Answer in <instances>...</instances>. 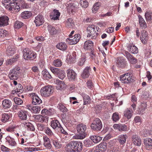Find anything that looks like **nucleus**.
<instances>
[{"label": "nucleus", "mask_w": 152, "mask_h": 152, "mask_svg": "<svg viewBox=\"0 0 152 152\" xmlns=\"http://www.w3.org/2000/svg\"><path fill=\"white\" fill-rule=\"evenodd\" d=\"M82 147L83 145L81 142L72 141L66 145V149L69 151L78 152L82 150Z\"/></svg>", "instance_id": "obj_1"}, {"label": "nucleus", "mask_w": 152, "mask_h": 152, "mask_svg": "<svg viewBox=\"0 0 152 152\" xmlns=\"http://www.w3.org/2000/svg\"><path fill=\"white\" fill-rule=\"evenodd\" d=\"M77 132L79 134L77 137L78 139H83L87 135L86 126L82 124H79L77 125L76 127Z\"/></svg>", "instance_id": "obj_2"}, {"label": "nucleus", "mask_w": 152, "mask_h": 152, "mask_svg": "<svg viewBox=\"0 0 152 152\" xmlns=\"http://www.w3.org/2000/svg\"><path fill=\"white\" fill-rule=\"evenodd\" d=\"M54 91L52 86L48 85L42 87L40 91V93L42 96L48 97L50 96Z\"/></svg>", "instance_id": "obj_3"}, {"label": "nucleus", "mask_w": 152, "mask_h": 152, "mask_svg": "<svg viewBox=\"0 0 152 152\" xmlns=\"http://www.w3.org/2000/svg\"><path fill=\"white\" fill-rule=\"evenodd\" d=\"M20 3V0H11L6 8L9 11H14L16 10L18 11L20 8L19 5Z\"/></svg>", "instance_id": "obj_4"}, {"label": "nucleus", "mask_w": 152, "mask_h": 152, "mask_svg": "<svg viewBox=\"0 0 152 152\" xmlns=\"http://www.w3.org/2000/svg\"><path fill=\"white\" fill-rule=\"evenodd\" d=\"M20 68L19 67L15 68L11 70L8 76L9 78L11 80H17L19 77L20 73Z\"/></svg>", "instance_id": "obj_5"}, {"label": "nucleus", "mask_w": 152, "mask_h": 152, "mask_svg": "<svg viewBox=\"0 0 152 152\" xmlns=\"http://www.w3.org/2000/svg\"><path fill=\"white\" fill-rule=\"evenodd\" d=\"M102 127L101 121L98 118H96L91 125V129L94 131H100L102 129Z\"/></svg>", "instance_id": "obj_6"}, {"label": "nucleus", "mask_w": 152, "mask_h": 152, "mask_svg": "<svg viewBox=\"0 0 152 152\" xmlns=\"http://www.w3.org/2000/svg\"><path fill=\"white\" fill-rule=\"evenodd\" d=\"M132 75L129 73H126L121 76L120 79L121 82L124 83H129L132 82L133 79Z\"/></svg>", "instance_id": "obj_7"}, {"label": "nucleus", "mask_w": 152, "mask_h": 152, "mask_svg": "<svg viewBox=\"0 0 152 152\" xmlns=\"http://www.w3.org/2000/svg\"><path fill=\"white\" fill-rule=\"evenodd\" d=\"M87 33L88 34L87 37H90L91 36L93 37L95 36L96 34V31H97V27L94 24L90 25L87 28Z\"/></svg>", "instance_id": "obj_8"}, {"label": "nucleus", "mask_w": 152, "mask_h": 152, "mask_svg": "<svg viewBox=\"0 0 152 152\" xmlns=\"http://www.w3.org/2000/svg\"><path fill=\"white\" fill-rule=\"evenodd\" d=\"M29 95L32 99V103L33 104L39 105L42 103V100L36 93H32L29 94Z\"/></svg>", "instance_id": "obj_9"}, {"label": "nucleus", "mask_w": 152, "mask_h": 152, "mask_svg": "<svg viewBox=\"0 0 152 152\" xmlns=\"http://www.w3.org/2000/svg\"><path fill=\"white\" fill-rule=\"evenodd\" d=\"M80 38V35L79 34L75 35L73 38L72 37L71 38H68L66 40L70 45H74L78 42Z\"/></svg>", "instance_id": "obj_10"}, {"label": "nucleus", "mask_w": 152, "mask_h": 152, "mask_svg": "<svg viewBox=\"0 0 152 152\" xmlns=\"http://www.w3.org/2000/svg\"><path fill=\"white\" fill-rule=\"evenodd\" d=\"M67 77L69 80H75L77 77V74L72 69H69L66 70Z\"/></svg>", "instance_id": "obj_11"}, {"label": "nucleus", "mask_w": 152, "mask_h": 152, "mask_svg": "<svg viewBox=\"0 0 152 152\" xmlns=\"http://www.w3.org/2000/svg\"><path fill=\"white\" fill-rule=\"evenodd\" d=\"M125 54L126 58L131 64H134L137 63V58L131 55L128 52L126 51Z\"/></svg>", "instance_id": "obj_12"}, {"label": "nucleus", "mask_w": 152, "mask_h": 152, "mask_svg": "<svg viewBox=\"0 0 152 152\" xmlns=\"http://www.w3.org/2000/svg\"><path fill=\"white\" fill-rule=\"evenodd\" d=\"M144 144L145 148L147 150L152 149V139L150 138H146L144 140Z\"/></svg>", "instance_id": "obj_13"}, {"label": "nucleus", "mask_w": 152, "mask_h": 152, "mask_svg": "<svg viewBox=\"0 0 152 152\" xmlns=\"http://www.w3.org/2000/svg\"><path fill=\"white\" fill-rule=\"evenodd\" d=\"M44 21L43 16L40 15H38L35 18L34 22L36 26H37L42 25L44 23Z\"/></svg>", "instance_id": "obj_14"}, {"label": "nucleus", "mask_w": 152, "mask_h": 152, "mask_svg": "<svg viewBox=\"0 0 152 152\" xmlns=\"http://www.w3.org/2000/svg\"><path fill=\"white\" fill-rule=\"evenodd\" d=\"M35 121L39 122H43L48 120V117L47 116L42 115H35L33 116Z\"/></svg>", "instance_id": "obj_15"}, {"label": "nucleus", "mask_w": 152, "mask_h": 152, "mask_svg": "<svg viewBox=\"0 0 152 152\" xmlns=\"http://www.w3.org/2000/svg\"><path fill=\"white\" fill-rule=\"evenodd\" d=\"M113 127L115 129H118L120 131H126L127 130V126L125 124H115Z\"/></svg>", "instance_id": "obj_16"}, {"label": "nucleus", "mask_w": 152, "mask_h": 152, "mask_svg": "<svg viewBox=\"0 0 152 152\" xmlns=\"http://www.w3.org/2000/svg\"><path fill=\"white\" fill-rule=\"evenodd\" d=\"M9 18L7 16H3L0 17V27L4 26L8 24Z\"/></svg>", "instance_id": "obj_17"}, {"label": "nucleus", "mask_w": 152, "mask_h": 152, "mask_svg": "<svg viewBox=\"0 0 152 152\" xmlns=\"http://www.w3.org/2000/svg\"><path fill=\"white\" fill-rule=\"evenodd\" d=\"M132 140L133 143L135 145L140 146L141 143L140 138L138 136L134 134L132 137Z\"/></svg>", "instance_id": "obj_18"}, {"label": "nucleus", "mask_w": 152, "mask_h": 152, "mask_svg": "<svg viewBox=\"0 0 152 152\" xmlns=\"http://www.w3.org/2000/svg\"><path fill=\"white\" fill-rule=\"evenodd\" d=\"M142 42L144 44H146L148 42V33L145 30H142V31L141 37H140Z\"/></svg>", "instance_id": "obj_19"}, {"label": "nucleus", "mask_w": 152, "mask_h": 152, "mask_svg": "<svg viewBox=\"0 0 152 152\" xmlns=\"http://www.w3.org/2000/svg\"><path fill=\"white\" fill-rule=\"evenodd\" d=\"M94 43L90 40L86 41L83 46V48L85 50H91L93 49Z\"/></svg>", "instance_id": "obj_20"}, {"label": "nucleus", "mask_w": 152, "mask_h": 152, "mask_svg": "<svg viewBox=\"0 0 152 152\" xmlns=\"http://www.w3.org/2000/svg\"><path fill=\"white\" fill-rule=\"evenodd\" d=\"M18 116L20 119L23 120H26L27 119V115H28L27 112L23 110H21L18 112Z\"/></svg>", "instance_id": "obj_21"}, {"label": "nucleus", "mask_w": 152, "mask_h": 152, "mask_svg": "<svg viewBox=\"0 0 152 152\" xmlns=\"http://www.w3.org/2000/svg\"><path fill=\"white\" fill-rule=\"evenodd\" d=\"M90 68L89 67H86L84 70L81 76L84 78H87L90 75Z\"/></svg>", "instance_id": "obj_22"}, {"label": "nucleus", "mask_w": 152, "mask_h": 152, "mask_svg": "<svg viewBox=\"0 0 152 152\" xmlns=\"http://www.w3.org/2000/svg\"><path fill=\"white\" fill-rule=\"evenodd\" d=\"M61 125L57 120H52L51 122V126L54 129L58 130L61 127Z\"/></svg>", "instance_id": "obj_23"}, {"label": "nucleus", "mask_w": 152, "mask_h": 152, "mask_svg": "<svg viewBox=\"0 0 152 152\" xmlns=\"http://www.w3.org/2000/svg\"><path fill=\"white\" fill-rule=\"evenodd\" d=\"M45 146L47 148L50 149L52 147L50 139L47 136H44L43 138Z\"/></svg>", "instance_id": "obj_24"}, {"label": "nucleus", "mask_w": 152, "mask_h": 152, "mask_svg": "<svg viewBox=\"0 0 152 152\" xmlns=\"http://www.w3.org/2000/svg\"><path fill=\"white\" fill-rule=\"evenodd\" d=\"M138 17L140 27L142 29L146 28L147 27V26L144 20L140 15H138Z\"/></svg>", "instance_id": "obj_25"}, {"label": "nucleus", "mask_w": 152, "mask_h": 152, "mask_svg": "<svg viewBox=\"0 0 152 152\" xmlns=\"http://www.w3.org/2000/svg\"><path fill=\"white\" fill-rule=\"evenodd\" d=\"M127 138V135L121 134L118 137V140L121 144L123 145L126 142V140Z\"/></svg>", "instance_id": "obj_26"}, {"label": "nucleus", "mask_w": 152, "mask_h": 152, "mask_svg": "<svg viewBox=\"0 0 152 152\" xmlns=\"http://www.w3.org/2000/svg\"><path fill=\"white\" fill-rule=\"evenodd\" d=\"M67 47L66 44L64 42H61L56 45V47L58 49L62 51L66 50Z\"/></svg>", "instance_id": "obj_27"}, {"label": "nucleus", "mask_w": 152, "mask_h": 152, "mask_svg": "<svg viewBox=\"0 0 152 152\" xmlns=\"http://www.w3.org/2000/svg\"><path fill=\"white\" fill-rule=\"evenodd\" d=\"M15 53V49L11 46H9L7 48L6 50V54L8 56H12Z\"/></svg>", "instance_id": "obj_28"}, {"label": "nucleus", "mask_w": 152, "mask_h": 152, "mask_svg": "<svg viewBox=\"0 0 152 152\" xmlns=\"http://www.w3.org/2000/svg\"><path fill=\"white\" fill-rule=\"evenodd\" d=\"M16 87V89L12 91V94H15L16 93H19V94H20L23 92V88L21 84H18Z\"/></svg>", "instance_id": "obj_29"}, {"label": "nucleus", "mask_w": 152, "mask_h": 152, "mask_svg": "<svg viewBox=\"0 0 152 152\" xmlns=\"http://www.w3.org/2000/svg\"><path fill=\"white\" fill-rule=\"evenodd\" d=\"M97 147L98 148L101 152H104L107 148V143L105 142H102Z\"/></svg>", "instance_id": "obj_30"}, {"label": "nucleus", "mask_w": 152, "mask_h": 152, "mask_svg": "<svg viewBox=\"0 0 152 152\" xmlns=\"http://www.w3.org/2000/svg\"><path fill=\"white\" fill-rule=\"evenodd\" d=\"M48 29L49 32L50 34L51 35H55L57 33V30L54 27L51 25L48 26Z\"/></svg>", "instance_id": "obj_31"}, {"label": "nucleus", "mask_w": 152, "mask_h": 152, "mask_svg": "<svg viewBox=\"0 0 152 152\" xmlns=\"http://www.w3.org/2000/svg\"><path fill=\"white\" fill-rule=\"evenodd\" d=\"M128 48L130 49L129 51L132 53L136 54L138 52V48L135 45H129Z\"/></svg>", "instance_id": "obj_32"}, {"label": "nucleus", "mask_w": 152, "mask_h": 152, "mask_svg": "<svg viewBox=\"0 0 152 152\" xmlns=\"http://www.w3.org/2000/svg\"><path fill=\"white\" fill-rule=\"evenodd\" d=\"M42 74L43 77L46 80H48L52 78V76L48 72L46 69L42 71Z\"/></svg>", "instance_id": "obj_33"}, {"label": "nucleus", "mask_w": 152, "mask_h": 152, "mask_svg": "<svg viewBox=\"0 0 152 152\" xmlns=\"http://www.w3.org/2000/svg\"><path fill=\"white\" fill-rule=\"evenodd\" d=\"M90 138L92 142L95 143H98L102 140V137L98 136H92Z\"/></svg>", "instance_id": "obj_34"}, {"label": "nucleus", "mask_w": 152, "mask_h": 152, "mask_svg": "<svg viewBox=\"0 0 152 152\" xmlns=\"http://www.w3.org/2000/svg\"><path fill=\"white\" fill-rule=\"evenodd\" d=\"M32 15V13L30 11H26L23 12L21 14V17L26 19L30 18Z\"/></svg>", "instance_id": "obj_35"}, {"label": "nucleus", "mask_w": 152, "mask_h": 152, "mask_svg": "<svg viewBox=\"0 0 152 152\" xmlns=\"http://www.w3.org/2000/svg\"><path fill=\"white\" fill-rule=\"evenodd\" d=\"M2 104L3 107L4 108H9L11 105V102L10 100L5 99L2 101Z\"/></svg>", "instance_id": "obj_36"}, {"label": "nucleus", "mask_w": 152, "mask_h": 152, "mask_svg": "<svg viewBox=\"0 0 152 152\" xmlns=\"http://www.w3.org/2000/svg\"><path fill=\"white\" fill-rule=\"evenodd\" d=\"M36 57V54L35 53L33 52L30 53L29 55H26L25 58H24V59L26 60H33Z\"/></svg>", "instance_id": "obj_37"}, {"label": "nucleus", "mask_w": 152, "mask_h": 152, "mask_svg": "<svg viewBox=\"0 0 152 152\" xmlns=\"http://www.w3.org/2000/svg\"><path fill=\"white\" fill-rule=\"evenodd\" d=\"M24 25V23L21 22L16 20L14 23V27L15 29H19L23 26Z\"/></svg>", "instance_id": "obj_38"}, {"label": "nucleus", "mask_w": 152, "mask_h": 152, "mask_svg": "<svg viewBox=\"0 0 152 152\" xmlns=\"http://www.w3.org/2000/svg\"><path fill=\"white\" fill-rule=\"evenodd\" d=\"M82 96L83 98L84 105H86L90 103V98L88 96L85 94H83Z\"/></svg>", "instance_id": "obj_39"}, {"label": "nucleus", "mask_w": 152, "mask_h": 152, "mask_svg": "<svg viewBox=\"0 0 152 152\" xmlns=\"http://www.w3.org/2000/svg\"><path fill=\"white\" fill-rule=\"evenodd\" d=\"M10 116V114L4 113L2 115L1 120L2 122L5 123L8 120Z\"/></svg>", "instance_id": "obj_40"}, {"label": "nucleus", "mask_w": 152, "mask_h": 152, "mask_svg": "<svg viewBox=\"0 0 152 152\" xmlns=\"http://www.w3.org/2000/svg\"><path fill=\"white\" fill-rule=\"evenodd\" d=\"M132 110H130L128 109L126 110L124 113V116L125 117L127 118L128 119H130L132 116Z\"/></svg>", "instance_id": "obj_41"}, {"label": "nucleus", "mask_w": 152, "mask_h": 152, "mask_svg": "<svg viewBox=\"0 0 152 152\" xmlns=\"http://www.w3.org/2000/svg\"><path fill=\"white\" fill-rule=\"evenodd\" d=\"M60 13L58 10H53V15L52 18L54 20H57L58 19L60 15Z\"/></svg>", "instance_id": "obj_42"}, {"label": "nucleus", "mask_w": 152, "mask_h": 152, "mask_svg": "<svg viewBox=\"0 0 152 152\" xmlns=\"http://www.w3.org/2000/svg\"><path fill=\"white\" fill-rule=\"evenodd\" d=\"M147 106V104L145 102H142L139 107L140 112L142 113L146 109Z\"/></svg>", "instance_id": "obj_43"}, {"label": "nucleus", "mask_w": 152, "mask_h": 152, "mask_svg": "<svg viewBox=\"0 0 152 152\" xmlns=\"http://www.w3.org/2000/svg\"><path fill=\"white\" fill-rule=\"evenodd\" d=\"M53 64L56 67H59L62 65V62L60 59H57L54 61Z\"/></svg>", "instance_id": "obj_44"}, {"label": "nucleus", "mask_w": 152, "mask_h": 152, "mask_svg": "<svg viewBox=\"0 0 152 152\" xmlns=\"http://www.w3.org/2000/svg\"><path fill=\"white\" fill-rule=\"evenodd\" d=\"M26 127L28 128V130L31 131H34L35 130V128L34 125L29 122H25L24 124Z\"/></svg>", "instance_id": "obj_45"}, {"label": "nucleus", "mask_w": 152, "mask_h": 152, "mask_svg": "<svg viewBox=\"0 0 152 152\" xmlns=\"http://www.w3.org/2000/svg\"><path fill=\"white\" fill-rule=\"evenodd\" d=\"M112 119L113 121L115 122L118 121L120 119L119 114L118 113L115 112L113 113L112 117Z\"/></svg>", "instance_id": "obj_46"}, {"label": "nucleus", "mask_w": 152, "mask_h": 152, "mask_svg": "<svg viewBox=\"0 0 152 152\" xmlns=\"http://www.w3.org/2000/svg\"><path fill=\"white\" fill-rule=\"evenodd\" d=\"M145 19L147 21H151L152 20V13L146 12L145 15Z\"/></svg>", "instance_id": "obj_47"}, {"label": "nucleus", "mask_w": 152, "mask_h": 152, "mask_svg": "<svg viewBox=\"0 0 152 152\" xmlns=\"http://www.w3.org/2000/svg\"><path fill=\"white\" fill-rule=\"evenodd\" d=\"M58 77L60 79L63 80L66 77L65 73L64 70L60 69L57 75Z\"/></svg>", "instance_id": "obj_48"}, {"label": "nucleus", "mask_w": 152, "mask_h": 152, "mask_svg": "<svg viewBox=\"0 0 152 152\" xmlns=\"http://www.w3.org/2000/svg\"><path fill=\"white\" fill-rule=\"evenodd\" d=\"M101 4L99 2H97L95 3L92 8V12L93 13H96L99 8V6L101 5Z\"/></svg>", "instance_id": "obj_49"}, {"label": "nucleus", "mask_w": 152, "mask_h": 152, "mask_svg": "<svg viewBox=\"0 0 152 152\" xmlns=\"http://www.w3.org/2000/svg\"><path fill=\"white\" fill-rule=\"evenodd\" d=\"M73 21L72 18L68 19L66 21V26L69 28H71L74 25Z\"/></svg>", "instance_id": "obj_50"}, {"label": "nucleus", "mask_w": 152, "mask_h": 152, "mask_svg": "<svg viewBox=\"0 0 152 152\" xmlns=\"http://www.w3.org/2000/svg\"><path fill=\"white\" fill-rule=\"evenodd\" d=\"M80 3L81 6L84 8H86L88 5V2L86 0H80Z\"/></svg>", "instance_id": "obj_51"}, {"label": "nucleus", "mask_w": 152, "mask_h": 152, "mask_svg": "<svg viewBox=\"0 0 152 152\" xmlns=\"http://www.w3.org/2000/svg\"><path fill=\"white\" fill-rule=\"evenodd\" d=\"M67 8V9L69 10V11H71L72 13L74 11V10L75 8V6L74 3H70L68 4Z\"/></svg>", "instance_id": "obj_52"}, {"label": "nucleus", "mask_w": 152, "mask_h": 152, "mask_svg": "<svg viewBox=\"0 0 152 152\" xmlns=\"http://www.w3.org/2000/svg\"><path fill=\"white\" fill-rule=\"evenodd\" d=\"M86 60V56L84 54L83 55L81 58L79 59L78 64L80 66H82L84 64Z\"/></svg>", "instance_id": "obj_53"}, {"label": "nucleus", "mask_w": 152, "mask_h": 152, "mask_svg": "<svg viewBox=\"0 0 152 152\" xmlns=\"http://www.w3.org/2000/svg\"><path fill=\"white\" fill-rule=\"evenodd\" d=\"M84 145L87 147H90L93 145V143L91 140H85L84 142Z\"/></svg>", "instance_id": "obj_54"}, {"label": "nucleus", "mask_w": 152, "mask_h": 152, "mask_svg": "<svg viewBox=\"0 0 152 152\" xmlns=\"http://www.w3.org/2000/svg\"><path fill=\"white\" fill-rule=\"evenodd\" d=\"M41 109V107L39 106H36L32 107V110L34 113H39Z\"/></svg>", "instance_id": "obj_55"}, {"label": "nucleus", "mask_w": 152, "mask_h": 152, "mask_svg": "<svg viewBox=\"0 0 152 152\" xmlns=\"http://www.w3.org/2000/svg\"><path fill=\"white\" fill-rule=\"evenodd\" d=\"M8 35V32L4 29L0 28V37H4Z\"/></svg>", "instance_id": "obj_56"}, {"label": "nucleus", "mask_w": 152, "mask_h": 152, "mask_svg": "<svg viewBox=\"0 0 152 152\" xmlns=\"http://www.w3.org/2000/svg\"><path fill=\"white\" fill-rule=\"evenodd\" d=\"M52 141L53 142V144L55 148H61V144L58 141L52 140Z\"/></svg>", "instance_id": "obj_57"}, {"label": "nucleus", "mask_w": 152, "mask_h": 152, "mask_svg": "<svg viewBox=\"0 0 152 152\" xmlns=\"http://www.w3.org/2000/svg\"><path fill=\"white\" fill-rule=\"evenodd\" d=\"M15 103L17 104L20 105L23 103L22 100L18 97H15L13 99Z\"/></svg>", "instance_id": "obj_58"}, {"label": "nucleus", "mask_w": 152, "mask_h": 152, "mask_svg": "<svg viewBox=\"0 0 152 152\" xmlns=\"http://www.w3.org/2000/svg\"><path fill=\"white\" fill-rule=\"evenodd\" d=\"M50 69L51 71L55 75H57L60 69L56 68L50 67Z\"/></svg>", "instance_id": "obj_59"}, {"label": "nucleus", "mask_w": 152, "mask_h": 152, "mask_svg": "<svg viewBox=\"0 0 152 152\" xmlns=\"http://www.w3.org/2000/svg\"><path fill=\"white\" fill-rule=\"evenodd\" d=\"M32 52L30 51L29 49L28 48H25L23 50V58H25L26 55L28 56L29 55V53H31Z\"/></svg>", "instance_id": "obj_60"}, {"label": "nucleus", "mask_w": 152, "mask_h": 152, "mask_svg": "<svg viewBox=\"0 0 152 152\" xmlns=\"http://www.w3.org/2000/svg\"><path fill=\"white\" fill-rule=\"evenodd\" d=\"M117 64L120 67H123L125 65V62L124 59H118L117 61Z\"/></svg>", "instance_id": "obj_61"}, {"label": "nucleus", "mask_w": 152, "mask_h": 152, "mask_svg": "<svg viewBox=\"0 0 152 152\" xmlns=\"http://www.w3.org/2000/svg\"><path fill=\"white\" fill-rule=\"evenodd\" d=\"M41 113L42 114H45L47 115H50L52 114V113L50 111L44 109L42 111Z\"/></svg>", "instance_id": "obj_62"}, {"label": "nucleus", "mask_w": 152, "mask_h": 152, "mask_svg": "<svg viewBox=\"0 0 152 152\" xmlns=\"http://www.w3.org/2000/svg\"><path fill=\"white\" fill-rule=\"evenodd\" d=\"M58 108L59 110L63 112H66L67 111V109L66 107L63 104H58Z\"/></svg>", "instance_id": "obj_63"}, {"label": "nucleus", "mask_w": 152, "mask_h": 152, "mask_svg": "<svg viewBox=\"0 0 152 152\" xmlns=\"http://www.w3.org/2000/svg\"><path fill=\"white\" fill-rule=\"evenodd\" d=\"M89 54V56L92 59H94V57H95L96 54V53L94 49L91 50Z\"/></svg>", "instance_id": "obj_64"}]
</instances>
